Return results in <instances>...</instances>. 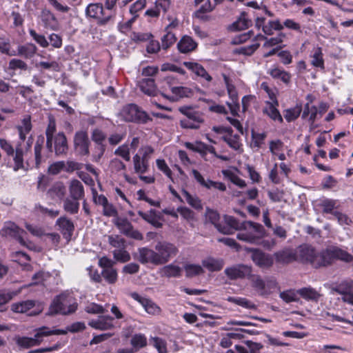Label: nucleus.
Segmentation results:
<instances>
[{"instance_id":"nucleus-26","label":"nucleus","mask_w":353,"mask_h":353,"mask_svg":"<svg viewBox=\"0 0 353 353\" xmlns=\"http://www.w3.org/2000/svg\"><path fill=\"white\" fill-rule=\"evenodd\" d=\"M70 195L74 200H81L84 196V188L82 183L74 179L70 181L69 186Z\"/></svg>"},{"instance_id":"nucleus-24","label":"nucleus","mask_w":353,"mask_h":353,"mask_svg":"<svg viewBox=\"0 0 353 353\" xmlns=\"http://www.w3.org/2000/svg\"><path fill=\"white\" fill-rule=\"evenodd\" d=\"M159 275L161 277L172 278V277H180L182 273V269L179 265L174 264H169L162 267L159 270Z\"/></svg>"},{"instance_id":"nucleus-12","label":"nucleus","mask_w":353,"mask_h":353,"mask_svg":"<svg viewBox=\"0 0 353 353\" xmlns=\"http://www.w3.org/2000/svg\"><path fill=\"white\" fill-rule=\"evenodd\" d=\"M90 139L86 131H77L74 137V146L76 152L80 155H88Z\"/></svg>"},{"instance_id":"nucleus-13","label":"nucleus","mask_w":353,"mask_h":353,"mask_svg":"<svg viewBox=\"0 0 353 353\" xmlns=\"http://www.w3.org/2000/svg\"><path fill=\"white\" fill-rule=\"evenodd\" d=\"M133 257L141 264L151 263L159 265L155 250L147 247L138 248L137 252L133 253Z\"/></svg>"},{"instance_id":"nucleus-42","label":"nucleus","mask_w":353,"mask_h":353,"mask_svg":"<svg viewBox=\"0 0 353 353\" xmlns=\"http://www.w3.org/2000/svg\"><path fill=\"white\" fill-rule=\"evenodd\" d=\"M182 194L185 199L186 202L191 205L192 208L196 210L202 209V205L201 203V200L199 197L196 196L191 195L188 191L185 190H182Z\"/></svg>"},{"instance_id":"nucleus-11","label":"nucleus","mask_w":353,"mask_h":353,"mask_svg":"<svg viewBox=\"0 0 353 353\" xmlns=\"http://www.w3.org/2000/svg\"><path fill=\"white\" fill-rule=\"evenodd\" d=\"M224 273L230 280L242 279L245 277L248 279L252 273V268L245 264H236L226 268Z\"/></svg>"},{"instance_id":"nucleus-20","label":"nucleus","mask_w":353,"mask_h":353,"mask_svg":"<svg viewBox=\"0 0 353 353\" xmlns=\"http://www.w3.org/2000/svg\"><path fill=\"white\" fill-rule=\"evenodd\" d=\"M57 225L59 226L63 237L70 240L74 230L73 223L66 217H60L57 220Z\"/></svg>"},{"instance_id":"nucleus-62","label":"nucleus","mask_w":353,"mask_h":353,"mask_svg":"<svg viewBox=\"0 0 353 353\" xmlns=\"http://www.w3.org/2000/svg\"><path fill=\"white\" fill-rule=\"evenodd\" d=\"M9 68L10 70L21 69L26 70L28 69V65L21 59H13L9 62Z\"/></svg>"},{"instance_id":"nucleus-28","label":"nucleus","mask_w":353,"mask_h":353,"mask_svg":"<svg viewBox=\"0 0 353 353\" xmlns=\"http://www.w3.org/2000/svg\"><path fill=\"white\" fill-rule=\"evenodd\" d=\"M139 85L141 90L145 94L149 96H155L157 94L158 90L153 79H143L139 81Z\"/></svg>"},{"instance_id":"nucleus-14","label":"nucleus","mask_w":353,"mask_h":353,"mask_svg":"<svg viewBox=\"0 0 353 353\" xmlns=\"http://www.w3.org/2000/svg\"><path fill=\"white\" fill-rule=\"evenodd\" d=\"M1 235L16 239L21 245L26 244V240L23 234H26V232L19 228L15 223L12 222L6 223L3 228L1 231Z\"/></svg>"},{"instance_id":"nucleus-56","label":"nucleus","mask_w":353,"mask_h":353,"mask_svg":"<svg viewBox=\"0 0 353 353\" xmlns=\"http://www.w3.org/2000/svg\"><path fill=\"white\" fill-rule=\"evenodd\" d=\"M138 214L145 221L150 223L157 228H160L163 225V224L159 221V219L160 217L148 216L146 215V213L142 211H139Z\"/></svg>"},{"instance_id":"nucleus-47","label":"nucleus","mask_w":353,"mask_h":353,"mask_svg":"<svg viewBox=\"0 0 353 353\" xmlns=\"http://www.w3.org/2000/svg\"><path fill=\"white\" fill-rule=\"evenodd\" d=\"M166 34L161 37V48L163 50L168 49L176 41L175 34L170 31H165Z\"/></svg>"},{"instance_id":"nucleus-19","label":"nucleus","mask_w":353,"mask_h":353,"mask_svg":"<svg viewBox=\"0 0 353 353\" xmlns=\"http://www.w3.org/2000/svg\"><path fill=\"white\" fill-rule=\"evenodd\" d=\"M252 259L260 268H269L273 264L272 259L257 249L252 250Z\"/></svg>"},{"instance_id":"nucleus-29","label":"nucleus","mask_w":353,"mask_h":353,"mask_svg":"<svg viewBox=\"0 0 353 353\" xmlns=\"http://www.w3.org/2000/svg\"><path fill=\"white\" fill-rule=\"evenodd\" d=\"M67 139L64 133L60 132L54 137V150L57 155L65 154L68 150Z\"/></svg>"},{"instance_id":"nucleus-8","label":"nucleus","mask_w":353,"mask_h":353,"mask_svg":"<svg viewBox=\"0 0 353 353\" xmlns=\"http://www.w3.org/2000/svg\"><path fill=\"white\" fill-rule=\"evenodd\" d=\"M0 147L8 156L13 157V160L14 161V171H17L18 170L23 168L24 151L20 143H19L15 149H14L12 145L7 140L0 139Z\"/></svg>"},{"instance_id":"nucleus-39","label":"nucleus","mask_w":353,"mask_h":353,"mask_svg":"<svg viewBox=\"0 0 353 353\" xmlns=\"http://www.w3.org/2000/svg\"><path fill=\"white\" fill-rule=\"evenodd\" d=\"M269 74L274 79H280L283 83H288L290 81L291 75L285 70H282L278 68L270 70Z\"/></svg>"},{"instance_id":"nucleus-58","label":"nucleus","mask_w":353,"mask_h":353,"mask_svg":"<svg viewBox=\"0 0 353 353\" xmlns=\"http://www.w3.org/2000/svg\"><path fill=\"white\" fill-rule=\"evenodd\" d=\"M103 207V214L106 216L118 217V212L116 208L108 201Z\"/></svg>"},{"instance_id":"nucleus-34","label":"nucleus","mask_w":353,"mask_h":353,"mask_svg":"<svg viewBox=\"0 0 353 353\" xmlns=\"http://www.w3.org/2000/svg\"><path fill=\"white\" fill-rule=\"evenodd\" d=\"M37 46L33 43H27L23 46H19L17 48V55L26 59H31L36 54Z\"/></svg>"},{"instance_id":"nucleus-59","label":"nucleus","mask_w":353,"mask_h":353,"mask_svg":"<svg viewBox=\"0 0 353 353\" xmlns=\"http://www.w3.org/2000/svg\"><path fill=\"white\" fill-rule=\"evenodd\" d=\"M31 37L34 39V41L39 43L43 48H47L49 46V43L46 39L45 36L42 34H39L36 32L35 30L31 29L29 31Z\"/></svg>"},{"instance_id":"nucleus-21","label":"nucleus","mask_w":353,"mask_h":353,"mask_svg":"<svg viewBox=\"0 0 353 353\" xmlns=\"http://www.w3.org/2000/svg\"><path fill=\"white\" fill-rule=\"evenodd\" d=\"M41 19L46 28L56 30L59 28V23L54 14L50 10L44 9L41 13Z\"/></svg>"},{"instance_id":"nucleus-35","label":"nucleus","mask_w":353,"mask_h":353,"mask_svg":"<svg viewBox=\"0 0 353 353\" xmlns=\"http://www.w3.org/2000/svg\"><path fill=\"white\" fill-rule=\"evenodd\" d=\"M297 292L303 299L307 301H318L321 296L320 293L312 288H303Z\"/></svg>"},{"instance_id":"nucleus-41","label":"nucleus","mask_w":353,"mask_h":353,"mask_svg":"<svg viewBox=\"0 0 353 353\" xmlns=\"http://www.w3.org/2000/svg\"><path fill=\"white\" fill-rule=\"evenodd\" d=\"M109 244L114 248V250H121L126 247V241L125 239L119 235H110L108 236Z\"/></svg>"},{"instance_id":"nucleus-52","label":"nucleus","mask_w":353,"mask_h":353,"mask_svg":"<svg viewBox=\"0 0 353 353\" xmlns=\"http://www.w3.org/2000/svg\"><path fill=\"white\" fill-rule=\"evenodd\" d=\"M85 311L88 314H98L105 313L107 310L99 304L91 303L86 305Z\"/></svg>"},{"instance_id":"nucleus-57","label":"nucleus","mask_w":353,"mask_h":353,"mask_svg":"<svg viewBox=\"0 0 353 353\" xmlns=\"http://www.w3.org/2000/svg\"><path fill=\"white\" fill-rule=\"evenodd\" d=\"M131 344L136 347H143L147 345L146 338L143 334H135L131 339Z\"/></svg>"},{"instance_id":"nucleus-53","label":"nucleus","mask_w":353,"mask_h":353,"mask_svg":"<svg viewBox=\"0 0 353 353\" xmlns=\"http://www.w3.org/2000/svg\"><path fill=\"white\" fill-rule=\"evenodd\" d=\"M223 140L232 149L235 150H241V144L239 142V137L238 135L223 137Z\"/></svg>"},{"instance_id":"nucleus-33","label":"nucleus","mask_w":353,"mask_h":353,"mask_svg":"<svg viewBox=\"0 0 353 353\" xmlns=\"http://www.w3.org/2000/svg\"><path fill=\"white\" fill-rule=\"evenodd\" d=\"M203 265L209 271L215 272L221 270L224 265V261L221 259L207 258L202 261Z\"/></svg>"},{"instance_id":"nucleus-49","label":"nucleus","mask_w":353,"mask_h":353,"mask_svg":"<svg viewBox=\"0 0 353 353\" xmlns=\"http://www.w3.org/2000/svg\"><path fill=\"white\" fill-rule=\"evenodd\" d=\"M32 128V125L30 118H26L23 120V125L18 127V131L20 139L23 141L26 138V134L30 132Z\"/></svg>"},{"instance_id":"nucleus-48","label":"nucleus","mask_w":353,"mask_h":353,"mask_svg":"<svg viewBox=\"0 0 353 353\" xmlns=\"http://www.w3.org/2000/svg\"><path fill=\"white\" fill-rule=\"evenodd\" d=\"M302 107L297 105L293 108L288 109L285 111L284 117L288 121H292L297 119L301 112Z\"/></svg>"},{"instance_id":"nucleus-17","label":"nucleus","mask_w":353,"mask_h":353,"mask_svg":"<svg viewBox=\"0 0 353 353\" xmlns=\"http://www.w3.org/2000/svg\"><path fill=\"white\" fill-rule=\"evenodd\" d=\"M131 297L140 303L144 307L145 312L152 315L160 314L161 310L154 302L151 299L145 297L141 296L138 293L133 292L131 294Z\"/></svg>"},{"instance_id":"nucleus-23","label":"nucleus","mask_w":353,"mask_h":353,"mask_svg":"<svg viewBox=\"0 0 353 353\" xmlns=\"http://www.w3.org/2000/svg\"><path fill=\"white\" fill-rule=\"evenodd\" d=\"M65 192L66 189L63 183L58 181L52 185L47 194L52 199L61 201L65 196Z\"/></svg>"},{"instance_id":"nucleus-6","label":"nucleus","mask_w":353,"mask_h":353,"mask_svg":"<svg viewBox=\"0 0 353 353\" xmlns=\"http://www.w3.org/2000/svg\"><path fill=\"white\" fill-rule=\"evenodd\" d=\"M159 265L168 263L171 258L174 257L179 250L177 247L168 241H159L154 246Z\"/></svg>"},{"instance_id":"nucleus-50","label":"nucleus","mask_w":353,"mask_h":353,"mask_svg":"<svg viewBox=\"0 0 353 353\" xmlns=\"http://www.w3.org/2000/svg\"><path fill=\"white\" fill-rule=\"evenodd\" d=\"M312 59L311 63L315 67H319L321 68H324V61L323 59V54L321 48L315 49L314 53L312 57Z\"/></svg>"},{"instance_id":"nucleus-4","label":"nucleus","mask_w":353,"mask_h":353,"mask_svg":"<svg viewBox=\"0 0 353 353\" xmlns=\"http://www.w3.org/2000/svg\"><path fill=\"white\" fill-rule=\"evenodd\" d=\"M241 230H243V232L237 234V239L250 243L258 244L260 240L265 236L263 226L251 221L242 222Z\"/></svg>"},{"instance_id":"nucleus-3","label":"nucleus","mask_w":353,"mask_h":353,"mask_svg":"<svg viewBox=\"0 0 353 353\" xmlns=\"http://www.w3.org/2000/svg\"><path fill=\"white\" fill-rule=\"evenodd\" d=\"M66 334V331L60 329H50L43 326L35 330V334L33 337L19 336L16 339L17 344L23 348H30L33 346L39 345L44 337L51 335Z\"/></svg>"},{"instance_id":"nucleus-32","label":"nucleus","mask_w":353,"mask_h":353,"mask_svg":"<svg viewBox=\"0 0 353 353\" xmlns=\"http://www.w3.org/2000/svg\"><path fill=\"white\" fill-rule=\"evenodd\" d=\"M171 91L173 95L171 97H169V100L170 101H176L179 99L190 97L192 95V91L191 89L183 86L172 87L171 88Z\"/></svg>"},{"instance_id":"nucleus-51","label":"nucleus","mask_w":353,"mask_h":353,"mask_svg":"<svg viewBox=\"0 0 353 353\" xmlns=\"http://www.w3.org/2000/svg\"><path fill=\"white\" fill-rule=\"evenodd\" d=\"M230 301L247 309H256V307L250 300L245 298H229Z\"/></svg>"},{"instance_id":"nucleus-18","label":"nucleus","mask_w":353,"mask_h":353,"mask_svg":"<svg viewBox=\"0 0 353 353\" xmlns=\"http://www.w3.org/2000/svg\"><path fill=\"white\" fill-rule=\"evenodd\" d=\"M114 318L109 316H100L96 320H91L88 325L96 330H108L114 327Z\"/></svg>"},{"instance_id":"nucleus-54","label":"nucleus","mask_w":353,"mask_h":353,"mask_svg":"<svg viewBox=\"0 0 353 353\" xmlns=\"http://www.w3.org/2000/svg\"><path fill=\"white\" fill-rule=\"evenodd\" d=\"M267 137L265 132L256 133L254 130L252 131V145L255 148H260L263 143L265 139Z\"/></svg>"},{"instance_id":"nucleus-30","label":"nucleus","mask_w":353,"mask_h":353,"mask_svg":"<svg viewBox=\"0 0 353 353\" xmlns=\"http://www.w3.org/2000/svg\"><path fill=\"white\" fill-rule=\"evenodd\" d=\"M197 43L189 36H184L177 44L179 50L181 53H188L194 50Z\"/></svg>"},{"instance_id":"nucleus-2","label":"nucleus","mask_w":353,"mask_h":353,"mask_svg":"<svg viewBox=\"0 0 353 353\" xmlns=\"http://www.w3.org/2000/svg\"><path fill=\"white\" fill-rule=\"evenodd\" d=\"M334 260H341L346 263L353 262V256L338 247H330L318 254L314 268L327 266Z\"/></svg>"},{"instance_id":"nucleus-15","label":"nucleus","mask_w":353,"mask_h":353,"mask_svg":"<svg viewBox=\"0 0 353 353\" xmlns=\"http://www.w3.org/2000/svg\"><path fill=\"white\" fill-rule=\"evenodd\" d=\"M318 254L312 247L306 245H301L296 250V261L309 263L314 267V262L317 260Z\"/></svg>"},{"instance_id":"nucleus-10","label":"nucleus","mask_w":353,"mask_h":353,"mask_svg":"<svg viewBox=\"0 0 353 353\" xmlns=\"http://www.w3.org/2000/svg\"><path fill=\"white\" fill-rule=\"evenodd\" d=\"M99 266L102 268L101 276L109 284H114L118 279L117 270L114 268L116 261L107 256L99 259Z\"/></svg>"},{"instance_id":"nucleus-63","label":"nucleus","mask_w":353,"mask_h":353,"mask_svg":"<svg viewBox=\"0 0 353 353\" xmlns=\"http://www.w3.org/2000/svg\"><path fill=\"white\" fill-rule=\"evenodd\" d=\"M225 222L232 230H241V223H240L234 217L232 216H225Z\"/></svg>"},{"instance_id":"nucleus-22","label":"nucleus","mask_w":353,"mask_h":353,"mask_svg":"<svg viewBox=\"0 0 353 353\" xmlns=\"http://www.w3.org/2000/svg\"><path fill=\"white\" fill-rule=\"evenodd\" d=\"M276 261L281 263H290L296 261V251L292 249L285 248L274 254Z\"/></svg>"},{"instance_id":"nucleus-9","label":"nucleus","mask_w":353,"mask_h":353,"mask_svg":"<svg viewBox=\"0 0 353 353\" xmlns=\"http://www.w3.org/2000/svg\"><path fill=\"white\" fill-rule=\"evenodd\" d=\"M112 223L117 228L119 232L127 237L141 241L143 239V234L134 229L131 222L124 217H116L113 219Z\"/></svg>"},{"instance_id":"nucleus-37","label":"nucleus","mask_w":353,"mask_h":353,"mask_svg":"<svg viewBox=\"0 0 353 353\" xmlns=\"http://www.w3.org/2000/svg\"><path fill=\"white\" fill-rule=\"evenodd\" d=\"M134 168L136 173L143 174L147 172L148 169V162L142 158L139 154H135L133 157Z\"/></svg>"},{"instance_id":"nucleus-45","label":"nucleus","mask_w":353,"mask_h":353,"mask_svg":"<svg viewBox=\"0 0 353 353\" xmlns=\"http://www.w3.org/2000/svg\"><path fill=\"white\" fill-rule=\"evenodd\" d=\"M150 343L157 350L159 353H168L166 341L159 337H151Z\"/></svg>"},{"instance_id":"nucleus-60","label":"nucleus","mask_w":353,"mask_h":353,"mask_svg":"<svg viewBox=\"0 0 353 353\" xmlns=\"http://www.w3.org/2000/svg\"><path fill=\"white\" fill-rule=\"evenodd\" d=\"M114 154L120 156L127 161H129L130 160V149L128 145H122L119 146L115 150Z\"/></svg>"},{"instance_id":"nucleus-55","label":"nucleus","mask_w":353,"mask_h":353,"mask_svg":"<svg viewBox=\"0 0 353 353\" xmlns=\"http://www.w3.org/2000/svg\"><path fill=\"white\" fill-rule=\"evenodd\" d=\"M17 294L18 292H11L6 290H0V306L8 303Z\"/></svg>"},{"instance_id":"nucleus-16","label":"nucleus","mask_w":353,"mask_h":353,"mask_svg":"<svg viewBox=\"0 0 353 353\" xmlns=\"http://www.w3.org/2000/svg\"><path fill=\"white\" fill-rule=\"evenodd\" d=\"M85 13L89 17L99 19V23L101 25L107 23L111 18L110 15L103 17V8L100 3L89 4L86 8Z\"/></svg>"},{"instance_id":"nucleus-1","label":"nucleus","mask_w":353,"mask_h":353,"mask_svg":"<svg viewBox=\"0 0 353 353\" xmlns=\"http://www.w3.org/2000/svg\"><path fill=\"white\" fill-rule=\"evenodd\" d=\"M78 308V303L72 299L70 293L64 292L57 295L52 301L47 313L49 316L61 314L63 316L74 314Z\"/></svg>"},{"instance_id":"nucleus-44","label":"nucleus","mask_w":353,"mask_h":353,"mask_svg":"<svg viewBox=\"0 0 353 353\" xmlns=\"http://www.w3.org/2000/svg\"><path fill=\"white\" fill-rule=\"evenodd\" d=\"M79 208V200H74L73 199L67 198L63 202V209L70 213L76 214L78 212Z\"/></svg>"},{"instance_id":"nucleus-38","label":"nucleus","mask_w":353,"mask_h":353,"mask_svg":"<svg viewBox=\"0 0 353 353\" xmlns=\"http://www.w3.org/2000/svg\"><path fill=\"white\" fill-rule=\"evenodd\" d=\"M353 289V281H343L339 284L331 288L332 292L343 295L352 291Z\"/></svg>"},{"instance_id":"nucleus-64","label":"nucleus","mask_w":353,"mask_h":353,"mask_svg":"<svg viewBox=\"0 0 353 353\" xmlns=\"http://www.w3.org/2000/svg\"><path fill=\"white\" fill-rule=\"evenodd\" d=\"M25 227L33 236L41 237L43 235H46L44 230L41 227L29 223H26Z\"/></svg>"},{"instance_id":"nucleus-36","label":"nucleus","mask_w":353,"mask_h":353,"mask_svg":"<svg viewBox=\"0 0 353 353\" xmlns=\"http://www.w3.org/2000/svg\"><path fill=\"white\" fill-rule=\"evenodd\" d=\"M274 103L268 102L267 107H265L263 112L264 114H268L272 119L279 121L280 123L283 122V118L279 112L278 109Z\"/></svg>"},{"instance_id":"nucleus-31","label":"nucleus","mask_w":353,"mask_h":353,"mask_svg":"<svg viewBox=\"0 0 353 353\" xmlns=\"http://www.w3.org/2000/svg\"><path fill=\"white\" fill-rule=\"evenodd\" d=\"M37 303V302L34 300L14 303L11 305V310L16 313H25L34 307Z\"/></svg>"},{"instance_id":"nucleus-7","label":"nucleus","mask_w":353,"mask_h":353,"mask_svg":"<svg viewBox=\"0 0 353 353\" xmlns=\"http://www.w3.org/2000/svg\"><path fill=\"white\" fill-rule=\"evenodd\" d=\"M120 115L121 118L128 122H139L145 123L151 119L144 111L134 104H129L122 109Z\"/></svg>"},{"instance_id":"nucleus-5","label":"nucleus","mask_w":353,"mask_h":353,"mask_svg":"<svg viewBox=\"0 0 353 353\" xmlns=\"http://www.w3.org/2000/svg\"><path fill=\"white\" fill-rule=\"evenodd\" d=\"M248 280L255 293L263 297L268 296L277 288V283L272 276L263 277L259 274L251 273Z\"/></svg>"},{"instance_id":"nucleus-43","label":"nucleus","mask_w":353,"mask_h":353,"mask_svg":"<svg viewBox=\"0 0 353 353\" xmlns=\"http://www.w3.org/2000/svg\"><path fill=\"white\" fill-rule=\"evenodd\" d=\"M112 255L115 261L121 263L128 262L131 259L130 253L126 250V247L121 250H114Z\"/></svg>"},{"instance_id":"nucleus-40","label":"nucleus","mask_w":353,"mask_h":353,"mask_svg":"<svg viewBox=\"0 0 353 353\" xmlns=\"http://www.w3.org/2000/svg\"><path fill=\"white\" fill-rule=\"evenodd\" d=\"M252 25V21L249 19L245 12H242L236 21L233 23V27L236 30H245Z\"/></svg>"},{"instance_id":"nucleus-46","label":"nucleus","mask_w":353,"mask_h":353,"mask_svg":"<svg viewBox=\"0 0 353 353\" xmlns=\"http://www.w3.org/2000/svg\"><path fill=\"white\" fill-rule=\"evenodd\" d=\"M184 270L187 277L195 276L204 272L202 267L196 264H186L184 266Z\"/></svg>"},{"instance_id":"nucleus-27","label":"nucleus","mask_w":353,"mask_h":353,"mask_svg":"<svg viewBox=\"0 0 353 353\" xmlns=\"http://www.w3.org/2000/svg\"><path fill=\"white\" fill-rule=\"evenodd\" d=\"M183 65L189 70H192L195 74L199 77H201L208 81H211L212 78V77L207 72L205 68L200 64L194 62H183Z\"/></svg>"},{"instance_id":"nucleus-25","label":"nucleus","mask_w":353,"mask_h":353,"mask_svg":"<svg viewBox=\"0 0 353 353\" xmlns=\"http://www.w3.org/2000/svg\"><path fill=\"white\" fill-rule=\"evenodd\" d=\"M44 142V137L39 136L38 137L34 147V165L37 168H39L40 165L46 161L44 156L41 154Z\"/></svg>"},{"instance_id":"nucleus-61","label":"nucleus","mask_w":353,"mask_h":353,"mask_svg":"<svg viewBox=\"0 0 353 353\" xmlns=\"http://www.w3.org/2000/svg\"><path fill=\"white\" fill-rule=\"evenodd\" d=\"M146 6V0H137L130 6V12L132 15L137 14V12L142 10Z\"/></svg>"}]
</instances>
